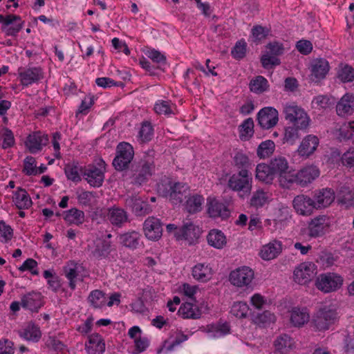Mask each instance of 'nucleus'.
Here are the masks:
<instances>
[{
	"label": "nucleus",
	"mask_w": 354,
	"mask_h": 354,
	"mask_svg": "<svg viewBox=\"0 0 354 354\" xmlns=\"http://www.w3.org/2000/svg\"><path fill=\"white\" fill-rule=\"evenodd\" d=\"M159 194L169 200L174 205L180 204L186 198V194L189 190V186L183 183H161L158 185Z\"/></svg>",
	"instance_id": "2"
},
{
	"label": "nucleus",
	"mask_w": 354,
	"mask_h": 354,
	"mask_svg": "<svg viewBox=\"0 0 354 354\" xmlns=\"http://www.w3.org/2000/svg\"><path fill=\"white\" fill-rule=\"evenodd\" d=\"M249 88L251 92L261 94L269 90L270 84L266 77L257 75L250 80Z\"/></svg>",
	"instance_id": "39"
},
{
	"label": "nucleus",
	"mask_w": 354,
	"mask_h": 354,
	"mask_svg": "<svg viewBox=\"0 0 354 354\" xmlns=\"http://www.w3.org/2000/svg\"><path fill=\"white\" fill-rule=\"evenodd\" d=\"M0 24H1L2 31L5 32L6 35L17 36L22 29L24 21L18 15L12 14L0 15Z\"/></svg>",
	"instance_id": "11"
},
{
	"label": "nucleus",
	"mask_w": 354,
	"mask_h": 354,
	"mask_svg": "<svg viewBox=\"0 0 354 354\" xmlns=\"http://www.w3.org/2000/svg\"><path fill=\"white\" fill-rule=\"evenodd\" d=\"M278 115L276 109L271 106L264 107L257 114L258 123L264 129H271L277 124Z\"/></svg>",
	"instance_id": "13"
},
{
	"label": "nucleus",
	"mask_w": 354,
	"mask_h": 354,
	"mask_svg": "<svg viewBox=\"0 0 354 354\" xmlns=\"http://www.w3.org/2000/svg\"><path fill=\"white\" fill-rule=\"evenodd\" d=\"M329 226V218L327 216H317L308 224V236L313 238L322 236L326 233Z\"/></svg>",
	"instance_id": "14"
},
{
	"label": "nucleus",
	"mask_w": 354,
	"mask_h": 354,
	"mask_svg": "<svg viewBox=\"0 0 354 354\" xmlns=\"http://www.w3.org/2000/svg\"><path fill=\"white\" fill-rule=\"evenodd\" d=\"M320 174L319 168L315 165H308L297 172V184L304 187L312 183Z\"/></svg>",
	"instance_id": "20"
},
{
	"label": "nucleus",
	"mask_w": 354,
	"mask_h": 354,
	"mask_svg": "<svg viewBox=\"0 0 354 354\" xmlns=\"http://www.w3.org/2000/svg\"><path fill=\"white\" fill-rule=\"evenodd\" d=\"M207 239L209 245L216 249H222L227 243L225 236L218 230H212L207 234Z\"/></svg>",
	"instance_id": "40"
},
{
	"label": "nucleus",
	"mask_w": 354,
	"mask_h": 354,
	"mask_svg": "<svg viewBox=\"0 0 354 354\" xmlns=\"http://www.w3.org/2000/svg\"><path fill=\"white\" fill-rule=\"evenodd\" d=\"M153 129L150 122H144L138 131V140L140 142H147L151 140Z\"/></svg>",
	"instance_id": "54"
},
{
	"label": "nucleus",
	"mask_w": 354,
	"mask_h": 354,
	"mask_svg": "<svg viewBox=\"0 0 354 354\" xmlns=\"http://www.w3.org/2000/svg\"><path fill=\"white\" fill-rule=\"evenodd\" d=\"M199 236V229L196 227L192 222H187L179 227L178 230L175 232V237L177 240H187L193 241Z\"/></svg>",
	"instance_id": "26"
},
{
	"label": "nucleus",
	"mask_w": 354,
	"mask_h": 354,
	"mask_svg": "<svg viewBox=\"0 0 354 354\" xmlns=\"http://www.w3.org/2000/svg\"><path fill=\"white\" fill-rule=\"evenodd\" d=\"M340 136L344 140H348L351 138L354 133V120L348 123L344 124L340 129Z\"/></svg>",
	"instance_id": "64"
},
{
	"label": "nucleus",
	"mask_w": 354,
	"mask_h": 354,
	"mask_svg": "<svg viewBox=\"0 0 354 354\" xmlns=\"http://www.w3.org/2000/svg\"><path fill=\"white\" fill-rule=\"evenodd\" d=\"M179 315L183 319H198L201 316V310L190 302L183 304L178 311Z\"/></svg>",
	"instance_id": "38"
},
{
	"label": "nucleus",
	"mask_w": 354,
	"mask_h": 354,
	"mask_svg": "<svg viewBox=\"0 0 354 354\" xmlns=\"http://www.w3.org/2000/svg\"><path fill=\"white\" fill-rule=\"evenodd\" d=\"M337 77L342 82H351L354 80V68L348 64L341 66Z\"/></svg>",
	"instance_id": "55"
},
{
	"label": "nucleus",
	"mask_w": 354,
	"mask_h": 354,
	"mask_svg": "<svg viewBox=\"0 0 354 354\" xmlns=\"http://www.w3.org/2000/svg\"><path fill=\"white\" fill-rule=\"evenodd\" d=\"M125 205L131 209L132 212L137 216H142L149 214L151 212V207L147 201H143L140 197L132 196L125 200Z\"/></svg>",
	"instance_id": "19"
},
{
	"label": "nucleus",
	"mask_w": 354,
	"mask_h": 354,
	"mask_svg": "<svg viewBox=\"0 0 354 354\" xmlns=\"http://www.w3.org/2000/svg\"><path fill=\"white\" fill-rule=\"evenodd\" d=\"M286 120L300 129H306L310 124V118L306 112L295 104H286L283 107Z\"/></svg>",
	"instance_id": "4"
},
{
	"label": "nucleus",
	"mask_w": 354,
	"mask_h": 354,
	"mask_svg": "<svg viewBox=\"0 0 354 354\" xmlns=\"http://www.w3.org/2000/svg\"><path fill=\"white\" fill-rule=\"evenodd\" d=\"M255 173L256 178L266 184H272L275 177L270 164H258L256 167Z\"/></svg>",
	"instance_id": "33"
},
{
	"label": "nucleus",
	"mask_w": 354,
	"mask_h": 354,
	"mask_svg": "<svg viewBox=\"0 0 354 354\" xmlns=\"http://www.w3.org/2000/svg\"><path fill=\"white\" fill-rule=\"evenodd\" d=\"M176 108L175 104L169 100H159L154 106V110L158 114H164L170 115L174 114V109Z\"/></svg>",
	"instance_id": "50"
},
{
	"label": "nucleus",
	"mask_w": 354,
	"mask_h": 354,
	"mask_svg": "<svg viewBox=\"0 0 354 354\" xmlns=\"http://www.w3.org/2000/svg\"><path fill=\"white\" fill-rule=\"evenodd\" d=\"M254 277V271L250 267L241 266L230 273L229 281L239 288H248L252 283Z\"/></svg>",
	"instance_id": "8"
},
{
	"label": "nucleus",
	"mask_w": 354,
	"mask_h": 354,
	"mask_svg": "<svg viewBox=\"0 0 354 354\" xmlns=\"http://www.w3.org/2000/svg\"><path fill=\"white\" fill-rule=\"evenodd\" d=\"M270 165L274 176L279 175L289 169V165L286 158L282 156L276 157L270 161Z\"/></svg>",
	"instance_id": "46"
},
{
	"label": "nucleus",
	"mask_w": 354,
	"mask_h": 354,
	"mask_svg": "<svg viewBox=\"0 0 354 354\" xmlns=\"http://www.w3.org/2000/svg\"><path fill=\"white\" fill-rule=\"evenodd\" d=\"M85 349L88 354H102L105 351V343L102 336L98 333L88 335Z\"/></svg>",
	"instance_id": "24"
},
{
	"label": "nucleus",
	"mask_w": 354,
	"mask_h": 354,
	"mask_svg": "<svg viewBox=\"0 0 354 354\" xmlns=\"http://www.w3.org/2000/svg\"><path fill=\"white\" fill-rule=\"evenodd\" d=\"M41 295L32 292L24 295L21 299V305L24 308L37 311L42 306Z\"/></svg>",
	"instance_id": "28"
},
{
	"label": "nucleus",
	"mask_w": 354,
	"mask_h": 354,
	"mask_svg": "<svg viewBox=\"0 0 354 354\" xmlns=\"http://www.w3.org/2000/svg\"><path fill=\"white\" fill-rule=\"evenodd\" d=\"M319 145V140L316 136L307 135L303 138L297 149L298 154L307 158L315 153Z\"/></svg>",
	"instance_id": "18"
},
{
	"label": "nucleus",
	"mask_w": 354,
	"mask_h": 354,
	"mask_svg": "<svg viewBox=\"0 0 354 354\" xmlns=\"http://www.w3.org/2000/svg\"><path fill=\"white\" fill-rule=\"evenodd\" d=\"M206 332L213 337H219L229 333L230 326L227 323L209 324L206 326Z\"/></svg>",
	"instance_id": "43"
},
{
	"label": "nucleus",
	"mask_w": 354,
	"mask_h": 354,
	"mask_svg": "<svg viewBox=\"0 0 354 354\" xmlns=\"http://www.w3.org/2000/svg\"><path fill=\"white\" fill-rule=\"evenodd\" d=\"M107 219L114 227H122L128 222V214L124 209L113 206L108 209Z\"/></svg>",
	"instance_id": "22"
},
{
	"label": "nucleus",
	"mask_w": 354,
	"mask_h": 354,
	"mask_svg": "<svg viewBox=\"0 0 354 354\" xmlns=\"http://www.w3.org/2000/svg\"><path fill=\"white\" fill-rule=\"evenodd\" d=\"M43 275L44 277L47 279L49 288L53 291L57 292L61 286L59 277L57 276L55 272L49 270H44Z\"/></svg>",
	"instance_id": "57"
},
{
	"label": "nucleus",
	"mask_w": 354,
	"mask_h": 354,
	"mask_svg": "<svg viewBox=\"0 0 354 354\" xmlns=\"http://www.w3.org/2000/svg\"><path fill=\"white\" fill-rule=\"evenodd\" d=\"M64 271L66 277L69 280V287L75 290L76 287V278L78 275L77 265L71 262L64 266Z\"/></svg>",
	"instance_id": "47"
},
{
	"label": "nucleus",
	"mask_w": 354,
	"mask_h": 354,
	"mask_svg": "<svg viewBox=\"0 0 354 354\" xmlns=\"http://www.w3.org/2000/svg\"><path fill=\"white\" fill-rule=\"evenodd\" d=\"M204 198L202 196L194 194L190 196L186 201L185 207L191 214L198 212L202 209Z\"/></svg>",
	"instance_id": "45"
},
{
	"label": "nucleus",
	"mask_w": 354,
	"mask_h": 354,
	"mask_svg": "<svg viewBox=\"0 0 354 354\" xmlns=\"http://www.w3.org/2000/svg\"><path fill=\"white\" fill-rule=\"evenodd\" d=\"M97 165L98 167L95 165H88L82 171L85 180L95 187H100L104 179L105 162L100 160Z\"/></svg>",
	"instance_id": "9"
},
{
	"label": "nucleus",
	"mask_w": 354,
	"mask_h": 354,
	"mask_svg": "<svg viewBox=\"0 0 354 354\" xmlns=\"http://www.w3.org/2000/svg\"><path fill=\"white\" fill-rule=\"evenodd\" d=\"M104 295L105 294L102 291L95 290L90 293L88 299L94 308H98L104 305Z\"/></svg>",
	"instance_id": "58"
},
{
	"label": "nucleus",
	"mask_w": 354,
	"mask_h": 354,
	"mask_svg": "<svg viewBox=\"0 0 354 354\" xmlns=\"http://www.w3.org/2000/svg\"><path fill=\"white\" fill-rule=\"evenodd\" d=\"M64 219L69 224L79 225L84 221V213L77 208H72L64 212Z\"/></svg>",
	"instance_id": "41"
},
{
	"label": "nucleus",
	"mask_w": 354,
	"mask_h": 354,
	"mask_svg": "<svg viewBox=\"0 0 354 354\" xmlns=\"http://www.w3.org/2000/svg\"><path fill=\"white\" fill-rule=\"evenodd\" d=\"M80 171L82 173V170L78 166L77 163L73 162L72 164H67L64 167L65 174L68 180L73 182H79L81 180Z\"/></svg>",
	"instance_id": "51"
},
{
	"label": "nucleus",
	"mask_w": 354,
	"mask_h": 354,
	"mask_svg": "<svg viewBox=\"0 0 354 354\" xmlns=\"http://www.w3.org/2000/svg\"><path fill=\"white\" fill-rule=\"evenodd\" d=\"M276 320V317L274 313L269 310H265L261 313H258L253 318L254 324L259 326H266L271 323H274Z\"/></svg>",
	"instance_id": "49"
},
{
	"label": "nucleus",
	"mask_w": 354,
	"mask_h": 354,
	"mask_svg": "<svg viewBox=\"0 0 354 354\" xmlns=\"http://www.w3.org/2000/svg\"><path fill=\"white\" fill-rule=\"evenodd\" d=\"M269 202V193L263 189H258L254 191L250 199V206L256 209L263 207Z\"/></svg>",
	"instance_id": "35"
},
{
	"label": "nucleus",
	"mask_w": 354,
	"mask_h": 354,
	"mask_svg": "<svg viewBox=\"0 0 354 354\" xmlns=\"http://www.w3.org/2000/svg\"><path fill=\"white\" fill-rule=\"evenodd\" d=\"M279 182L281 187L288 189L294 183L297 184V173L288 169L279 175Z\"/></svg>",
	"instance_id": "48"
},
{
	"label": "nucleus",
	"mask_w": 354,
	"mask_h": 354,
	"mask_svg": "<svg viewBox=\"0 0 354 354\" xmlns=\"http://www.w3.org/2000/svg\"><path fill=\"white\" fill-rule=\"evenodd\" d=\"M227 186L232 191L238 192L241 197L248 196L252 189V176L249 171H239L230 177Z\"/></svg>",
	"instance_id": "3"
},
{
	"label": "nucleus",
	"mask_w": 354,
	"mask_h": 354,
	"mask_svg": "<svg viewBox=\"0 0 354 354\" xmlns=\"http://www.w3.org/2000/svg\"><path fill=\"white\" fill-rule=\"evenodd\" d=\"M131 183L136 186L146 183L155 172L154 151L149 150L142 159L132 166Z\"/></svg>",
	"instance_id": "1"
},
{
	"label": "nucleus",
	"mask_w": 354,
	"mask_h": 354,
	"mask_svg": "<svg viewBox=\"0 0 354 354\" xmlns=\"http://www.w3.org/2000/svg\"><path fill=\"white\" fill-rule=\"evenodd\" d=\"M207 212L209 217L213 218H227L230 215L227 205L216 198H208L207 203Z\"/></svg>",
	"instance_id": "12"
},
{
	"label": "nucleus",
	"mask_w": 354,
	"mask_h": 354,
	"mask_svg": "<svg viewBox=\"0 0 354 354\" xmlns=\"http://www.w3.org/2000/svg\"><path fill=\"white\" fill-rule=\"evenodd\" d=\"M316 209L328 207L335 200V192L330 188H323L317 191L314 195Z\"/></svg>",
	"instance_id": "21"
},
{
	"label": "nucleus",
	"mask_w": 354,
	"mask_h": 354,
	"mask_svg": "<svg viewBox=\"0 0 354 354\" xmlns=\"http://www.w3.org/2000/svg\"><path fill=\"white\" fill-rule=\"evenodd\" d=\"M249 306L245 302H235L231 307L230 313L238 318H244L247 316Z\"/></svg>",
	"instance_id": "56"
},
{
	"label": "nucleus",
	"mask_w": 354,
	"mask_h": 354,
	"mask_svg": "<svg viewBox=\"0 0 354 354\" xmlns=\"http://www.w3.org/2000/svg\"><path fill=\"white\" fill-rule=\"evenodd\" d=\"M143 230L145 236L152 241L159 239L162 233V223L158 218L148 217L143 224Z\"/></svg>",
	"instance_id": "15"
},
{
	"label": "nucleus",
	"mask_w": 354,
	"mask_h": 354,
	"mask_svg": "<svg viewBox=\"0 0 354 354\" xmlns=\"http://www.w3.org/2000/svg\"><path fill=\"white\" fill-rule=\"evenodd\" d=\"M13 202L19 209H28L32 204L29 194L21 187H18L14 193Z\"/></svg>",
	"instance_id": "34"
},
{
	"label": "nucleus",
	"mask_w": 354,
	"mask_h": 354,
	"mask_svg": "<svg viewBox=\"0 0 354 354\" xmlns=\"http://www.w3.org/2000/svg\"><path fill=\"white\" fill-rule=\"evenodd\" d=\"M246 47L247 44L245 41H237L231 51L232 57L236 59H243L246 54Z\"/></svg>",
	"instance_id": "61"
},
{
	"label": "nucleus",
	"mask_w": 354,
	"mask_h": 354,
	"mask_svg": "<svg viewBox=\"0 0 354 354\" xmlns=\"http://www.w3.org/2000/svg\"><path fill=\"white\" fill-rule=\"evenodd\" d=\"M310 319V314L306 308L294 307L290 311V323L296 327H301Z\"/></svg>",
	"instance_id": "30"
},
{
	"label": "nucleus",
	"mask_w": 354,
	"mask_h": 354,
	"mask_svg": "<svg viewBox=\"0 0 354 354\" xmlns=\"http://www.w3.org/2000/svg\"><path fill=\"white\" fill-rule=\"evenodd\" d=\"M24 173L28 176L37 175V166L35 158L32 156H27L24 161Z\"/></svg>",
	"instance_id": "62"
},
{
	"label": "nucleus",
	"mask_w": 354,
	"mask_h": 354,
	"mask_svg": "<svg viewBox=\"0 0 354 354\" xmlns=\"http://www.w3.org/2000/svg\"><path fill=\"white\" fill-rule=\"evenodd\" d=\"M233 164L239 171H248L250 167V162L248 157L243 152H237L233 157Z\"/></svg>",
	"instance_id": "52"
},
{
	"label": "nucleus",
	"mask_w": 354,
	"mask_h": 354,
	"mask_svg": "<svg viewBox=\"0 0 354 354\" xmlns=\"http://www.w3.org/2000/svg\"><path fill=\"white\" fill-rule=\"evenodd\" d=\"M134 156L133 147L128 142H120L116 149V156L113 160V166L117 171H123L129 167Z\"/></svg>",
	"instance_id": "5"
},
{
	"label": "nucleus",
	"mask_w": 354,
	"mask_h": 354,
	"mask_svg": "<svg viewBox=\"0 0 354 354\" xmlns=\"http://www.w3.org/2000/svg\"><path fill=\"white\" fill-rule=\"evenodd\" d=\"M19 335L27 340L33 342H37L41 337V332L38 326L32 322H30L24 328L18 331Z\"/></svg>",
	"instance_id": "32"
},
{
	"label": "nucleus",
	"mask_w": 354,
	"mask_h": 354,
	"mask_svg": "<svg viewBox=\"0 0 354 354\" xmlns=\"http://www.w3.org/2000/svg\"><path fill=\"white\" fill-rule=\"evenodd\" d=\"M48 135L36 132L29 135L26 141V146L31 153H35L41 150L43 146H46L48 142Z\"/></svg>",
	"instance_id": "25"
},
{
	"label": "nucleus",
	"mask_w": 354,
	"mask_h": 354,
	"mask_svg": "<svg viewBox=\"0 0 354 354\" xmlns=\"http://www.w3.org/2000/svg\"><path fill=\"white\" fill-rule=\"evenodd\" d=\"M301 130L297 127L292 125L285 129L284 138L285 142L291 145L294 144L299 138L298 131Z\"/></svg>",
	"instance_id": "60"
},
{
	"label": "nucleus",
	"mask_w": 354,
	"mask_h": 354,
	"mask_svg": "<svg viewBox=\"0 0 354 354\" xmlns=\"http://www.w3.org/2000/svg\"><path fill=\"white\" fill-rule=\"evenodd\" d=\"M317 266L312 262H304L297 266L293 273L296 283L305 285L312 281L317 274Z\"/></svg>",
	"instance_id": "10"
},
{
	"label": "nucleus",
	"mask_w": 354,
	"mask_h": 354,
	"mask_svg": "<svg viewBox=\"0 0 354 354\" xmlns=\"http://www.w3.org/2000/svg\"><path fill=\"white\" fill-rule=\"evenodd\" d=\"M262 66L264 68H270L273 66H278L281 64L280 59L276 56L266 53L261 58Z\"/></svg>",
	"instance_id": "63"
},
{
	"label": "nucleus",
	"mask_w": 354,
	"mask_h": 354,
	"mask_svg": "<svg viewBox=\"0 0 354 354\" xmlns=\"http://www.w3.org/2000/svg\"><path fill=\"white\" fill-rule=\"evenodd\" d=\"M292 205L297 213L302 216H309L316 209L314 200L304 194L295 196Z\"/></svg>",
	"instance_id": "16"
},
{
	"label": "nucleus",
	"mask_w": 354,
	"mask_h": 354,
	"mask_svg": "<svg viewBox=\"0 0 354 354\" xmlns=\"http://www.w3.org/2000/svg\"><path fill=\"white\" fill-rule=\"evenodd\" d=\"M291 339L288 335H282L274 341V347L277 351L281 354L286 353L291 347Z\"/></svg>",
	"instance_id": "53"
},
{
	"label": "nucleus",
	"mask_w": 354,
	"mask_h": 354,
	"mask_svg": "<svg viewBox=\"0 0 354 354\" xmlns=\"http://www.w3.org/2000/svg\"><path fill=\"white\" fill-rule=\"evenodd\" d=\"M336 111L339 116L351 115L354 112V95L346 93L336 106Z\"/></svg>",
	"instance_id": "29"
},
{
	"label": "nucleus",
	"mask_w": 354,
	"mask_h": 354,
	"mask_svg": "<svg viewBox=\"0 0 354 354\" xmlns=\"http://www.w3.org/2000/svg\"><path fill=\"white\" fill-rule=\"evenodd\" d=\"M193 277L199 281L205 282L212 277V268L205 263H197L192 268Z\"/></svg>",
	"instance_id": "37"
},
{
	"label": "nucleus",
	"mask_w": 354,
	"mask_h": 354,
	"mask_svg": "<svg viewBox=\"0 0 354 354\" xmlns=\"http://www.w3.org/2000/svg\"><path fill=\"white\" fill-rule=\"evenodd\" d=\"M343 278L335 273L327 272L320 274L316 280V287L324 292H331L341 288Z\"/></svg>",
	"instance_id": "7"
},
{
	"label": "nucleus",
	"mask_w": 354,
	"mask_h": 354,
	"mask_svg": "<svg viewBox=\"0 0 354 354\" xmlns=\"http://www.w3.org/2000/svg\"><path fill=\"white\" fill-rule=\"evenodd\" d=\"M21 83L23 86L37 82L43 77V72L40 67H31L19 72Z\"/></svg>",
	"instance_id": "23"
},
{
	"label": "nucleus",
	"mask_w": 354,
	"mask_h": 354,
	"mask_svg": "<svg viewBox=\"0 0 354 354\" xmlns=\"http://www.w3.org/2000/svg\"><path fill=\"white\" fill-rule=\"evenodd\" d=\"M13 237V230L4 221H0V241L2 243H8Z\"/></svg>",
	"instance_id": "59"
},
{
	"label": "nucleus",
	"mask_w": 354,
	"mask_h": 354,
	"mask_svg": "<svg viewBox=\"0 0 354 354\" xmlns=\"http://www.w3.org/2000/svg\"><path fill=\"white\" fill-rule=\"evenodd\" d=\"M113 250H115V248L112 242L107 239H103L95 244V248L91 251V256L97 260L107 259Z\"/></svg>",
	"instance_id": "27"
},
{
	"label": "nucleus",
	"mask_w": 354,
	"mask_h": 354,
	"mask_svg": "<svg viewBox=\"0 0 354 354\" xmlns=\"http://www.w3.org/2000/svg\"><path fill=\"white\" fill-rule=\"evenodd\" d=\"M239 138L241 140H250L254 134V121L252 118H247L239 126Z\"/></svg>",
	"instance_id": "42"
},
{
	"label": "nucleus",
	"mask_w": 354,
	"mask_h": 354,
	"mask_svg": "<svg viewBox=\"0 0 354 354\" xmlns=\"http://www.w3.org/2000/svg\"><path fill=\"white\" fill-rule=\"evenodd\" d=\"M337 312L329 306L319 308L313 319L314 327L318 330H328L337 319Z\"/></svg>",
	"instance_id": "6"
},
{
	"label": "nucleus",
	"mask_w": 354,
	"mask_h": 354,
	"mask_svg": "<svg viewBox=\"0 0 354 354\" xmlns=\"http://www.w3.org/2000/svg\"><path fill=\"white\" fill-rule=\"evenodd\" d=\"M282 251L281 241H273L263 246L260 252V256L263 260H271L276 258Z\"/></svg>",
	"instance_id": "31"
},
{
	"label": "nucleus",
	"mask_w": 354,
	"mask_h": 354,
	"mask_svg": "<svg viewBox=\"0 0 354 354\" xmlns=\"http://www.w3.org/2000/svg\"><path fill=\"white\" fill-rule=\"evenodd\" d=\"M329 68V64L326 59L324 58L313 59L310 66V80L317 82L324 79Z\"/></svg>",
	"instance_id": "17"
},
{
	"label": "nucleus",
	"mask_w": 354,
	"mask_h": 354,
	"mask_svg": "<svg viewBox=\"0 0 354 354\" xmlns=\"http://www.w3.org/2000/svg\"><path fill=\"white\" fill-rule=\"evenodd\" d=\"M141 234L136 231L124 233L120 236L121 243L126 248L135 250L140 243Z\"/></svg>",
	"instance_id": "36"
},
{
	"label": "nucleus",
	"mask_w": 354,
	"mask_h": 354,
	"mask_svg": "<svg viewBox=\"0 0 354 354\" xmlns=\"http://www.w3.org/2000/svg\"><path fill=\"white\" fill-rule=\"evenodd\" d=\"M275 144L271 140H267L262 142L257 149L258 157L265 159L270 157L274 151Z\"/></svg>",
	"instance_id": "44"
}]
</instances>
